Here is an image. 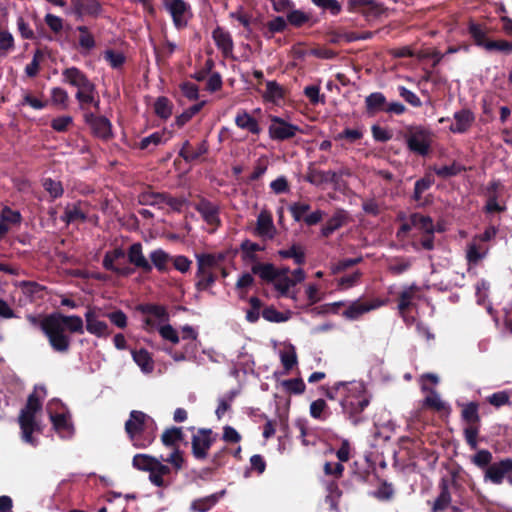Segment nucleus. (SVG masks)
<instances>
[{
  "label": "nucleus",
  "instance_id": "ddd939ff",
  "mask_svg": "<svg viewBox=\"0 0 512 512\" xmlns=\"http://www.w3.org/2000/svg\"><path fill=\"white\" fill-rule=\"evenodd\" d=\"M289 211L292 214L294 221H304L305 224H317L323 220V211L317 209L311 211V207L308 203L298 201L290 205Z\"/></svg>",
  "mask_w": 512,
  "mask_h": 512
},
{
  "label": "nucleus",
  "instance_id": "58836bf2",
  "mask_svg": "<svg viewBox=\"0 0 512 512\" xmlns=\"http://www.w3.org/2000/svg\"><path fill=\"white\" fill-rule=\"evenodd\" d=\"M76 30L80 33L78 45L82 54L90 52L96 47L95 38L87 26H77Z\"/></svg>",
  "mask_w": 512,
  "mask_h": 512
},
{
  "label": "nucleus",
  "instance_id": "5701e85b",
  "mask_svg": "<svg viewBox=\"0 0 512 512\" xmlns=\"http://www.w3.org/2000/svg\"><path fill=\"white\" fill-rule=\"evenodd\" d=\"M164 6L170 13L173 22L177 28H182L187 25L185 14L189 9V4L184 0H165Z\"/></svg>",
  "mask_w": 512,
  "mask_h": 512
},
{
  "label": "nucleus",
  "instance_id": "bf43d9fd",
  "mask_svg": "<svg viewBox=\"0 0 512 512\" xmlns=\"http://www.w3.org/2000/svg\"><path fill=\"white\" fill-rule=\"evenodd\" d=\"M294 285L295 281L290 277H281L274 281V287L279 292L280 296L296 299L295 295H289V289Z\"/></svg>",
  "mask_w": 512,
  "mask_h": 512
},
{
  "label": "nucleus",
  "instance_id": "ea45409f",
  "mask_svg": "<svg viewBox=\"0 0 512 512\" xmlns=\"http://www.w3.org/2000/svg\"><path fill=\"white\" fill-rule=\"evenodd\" d=\"M468 33L476 46L486 48V43L490 40L487 39V28L484 25L470 22L468 25Z\"/></svg>",
  "mask_w": 512,
  "mask_h": 512
},
{
  "label": "nucleus",
  "instance_id": "0eeeda50",
  "mask_svg": "<svg viewBox=\"0 0 512 512\" xmlns=\"http://www.w3.org/2000/svg\"><path fill=\"white\" fill-rule=\"evenodd\" d=\"M198 259V281L196 287L198 290H206L215 281L217 277L218 260L213 255H200Z\"/></svg>",
  "mask_w": 512,
  "mask_h": 512
},
{
  "label": "nucleus",
  "instance_id": "aec40b11",
  "mask_svg": "<svg viewBox=\"0 0 512 512\" xmlns=\"http://www.w3.org/2000/svg\"><path fill=\"white\" fill-rule=\"evenodd\" d=\"M217 435H213L211 429H200L197 435H194V458L204 459L207 451L216 441Z\"/></svg>",
  "mask_w": 512,
  "mask_h": 512
},
{
  "label": "nucleus",
  "instance_id": "423d86ee",
  "mask_svg": "<svg viewBox=\"0 0 512 512\" xmlns=\"http://www.w3.org/2000/svg\"><path fill=\"white\" fill-rule=\"evenodd\" d=\"M497 234L494 226L488 227L483 233L473 236L471 241L467 244L466 260L470 267L477 266L483 260L489 250L488 242L493 239Z\"/></svg>",
  "mask_w": 512,
  "mask_h": 512
},
{
  "label": "nucleus",
  "instance_id": "4c0bfd02",
  "mask_svg": "<svg viewBox=\"0 0 512 512\" xmlns=\"http://www.w3.org/2000/svg\"><path fill=\"white\" fill-rule=\"evenodd\" d=\"M20 288L31 301L43 299L45 296L46 287L34 281H22Z\"/></svg>",
  "mask_w": 512,
  "mask_h": 512
},
{
  "label": "nucleus",
  "instance_id": "0e129e2a",
  "mask_svg": "<svg viewBox=\"0 0 512 512\" xmlns=\"http://www.w3.org/2000/svg\"><path fill=\"white\" fill-rule=\"evenodd\" d=\"M21 218V214L18 210H13L5 206L1 211L0 224H19Z\"/></svg>",
  "mask_w": 512,
  "mask_h": 512
},
{
  "label": "nucleus",
  "instance_id": "c03bdc74",
  "mask_svg": "<svg viewBox=\"0 0 512 512\" xmlns=\"http://www.w3.org/2000/svg\"><path fill=\"white\" fill-rule=\"evenodd\" d=\"M95 92H96V86L94 83L91 84V88H89L87 90H86V88L77 90V92L75 94V98L79 102L80 110H82L84 112H88L87 105L90 104L91 102H94Z\"/></svg>",
  "mask_w": 512,
  "mask_h": 512
},
{
  "label": "nucleus",
  "instance_id": "2eb2a0df",
  "mask_svg": "<svg viewBox=\"0 0 512 512\" xmlns=\"http://www.w3.org/2000/svg\"><path fill=\"white\" fill-rule=\"evenodd\" d=\"M213 66V60L207 59L205 61L204 67L194 74L195 80L199 82L205 81L204 89L211 93L220 90L222 87L221 75L217 72L211 73Z\"/></svg>",
  "mask_w": 512,
  "mask_h": 512
},
{
  "label": "nucleus",
  "instance_id": "4be33fe9",
  "mask_svg": "<svg viewBox=\"0 0 512 512\" xmlns=\"http://www.w3.org/2000/svg\"><path fill=\"white\" fill-rule=\"evenodd\" d=\"M174 167L181 179V184H185L187 173L192 168V151L188 140L184 143L179 155L174 160Z\"/></svg>",
  "mask_w": 512,
  "mask_h": 512
},
{
  "label": "nucleus",
  "instance_id": "dca6fc26",
  "mask_svg": "<svg viewBox=\"0 0 512 512\" xmlns=\"http://www.w3.org/2000/svg\"><path fill=\"white\" fill-rule=\"evenodd\" d=\"M143 201L151 205H167L172 210L181 212L188 207V201L183 197H174L167 193H152L142 196Z\"/></svg>",
  "mask_w": 512,
  "mask_h": 512
},
{
  "label": "nucleus",
  "instance_id": "13d9d810",
  "mask_svg": "<svg viewBox=\"0 0 512 512\" xmlns=\"http://www.w3.org/2000/svg\"><path fill=\"white\" fill-rule=\"evenodd\" d=\"M281 363L284 369L288 372L297 364V354L293 345L289 349L280 353Z\"/></svg>",
  "mask_w": 512,
  "mask_h": 512
},
{
  "label": "nucleus",
  "instance_id": "a878e982",
  "mask_svg": "<svg viewBox=\"0 0 512 512\" xmlns=\"http://www.w3.org/2000/svg\"><path fill=\"white\" fill-rule=\"evenodd\" d=\"M88 210L89 205L87 202L77 201L66 206L61 219L67 224H70L71 222L85 221Z\"/></svg>",
  "mask_w": 512,
  "mask_h": 512
},
{
  "label": "nucleus",
  "instance_id": "5fc2aeb1",
  "mask_svg": "<svg viewBox=\"0 0 512 512\" xmlns=\"http://www.w3.org/2000/svg\"><path fill=\"white\" fill-rule=\"evenodd\" d=\"M429 395L424 399V406L441 412L446 409V404L440 399L438 393L434 389H430Z\"/></svg>",
  "mask_w": 512,
  "mask_h": 512
},
{
  "label": "nucleus",
  "instance_id": "7ed1b4c3",
  "mask_svg": "<svg viewBox=\"0 0 512 512\" xmlns=\"http://www.w3.org/2000/svg\"><path fill=\"white\" fill-rule=\"evenodd\" d=\"M124 428L135 448H147L156 439V423L149 415L142 411L132 410L128 420L125 422Z\"/></svg>",
  "mask_w": 512,
  "mask_h": 512
},
{
  "label": "nucleus",
  "instance_id": "052dcab7",
  "mask_svg": "<svg viewBox=\"0 0 512 512\" xmlns=\"http://www.w3.org/2000/svg\"><path fill=\"white\" fill-rule=\"evenodd\" d=\"M105 317H107L110 322L119 329H125L128 325L127 315L120 309L112 312H105Z\"/></svg>",
  "mask_w": 512,
  "mask_h": 512
},
{
  "label": "nucleus",
  "instance_id": "412c9836",
  "mask_svg": "<svg viewBox=\"0 0 512 512\" xmlns=\"http://www.w3.org/2000/svg\"><path fill=\"white\" fill-rule=\"evenodd\" d=\"M62 82L76 87L78 90L82 88L89 89L93 82L78 67L72 66L62 71Z\"/></svg>",
  "mask_w": 512,
  "mask_h": 512
},
{
  "label": "nucleus",
  "instance_id": "774afa93",
  "mask_svg": "<svg viewBox=\"0 0 512 512\" xmlns=\"http://www.w3.org/2000/svg\"><path fill=\"white\" fill-rule=\"evenodd\" d=\"M282 386L289 393L301 394L305 391V383L301 378L288 379L282 381Z\"/></svg>",
  "mask_w": 512,
  "mask_h": 512
},
{
  "label": "nucleus",
  "instance_id": "9b49d317",
  "mask_svg": "<svg viewBox=\"0 0 512 512\" xmlns=\"http://www.w3.org/2000/svg\"><path fill=\"white\" fill-rule=\"evenodd\" d=\"M136 311L145 315L143 328L151 332L158 328V324L168 320V313L164 306L152 303H144L136 306Z\"/></svg>",
  "mask_w": 512,
  "mask_h": 512
},
{
  "label": "nucleus",
  "instance_id": "7c9ffc66",
  "mask_svg": "<svg viewBox=\"0 0 512 512\" xmlns=\"http://www.w3.org/2000/svg\"><path fill=\"white\" fill-rule=\"evenodd\" d=\"M386 105V97L381 92L371 93L365 98L366 112L370 116H374L379 112H385Z\"/></svg>",
  "mask_w": 512,
  "mask_h": 512
},
{
  "label": "nucleus",
  "instance_id": "864d4df0",
  "mask_svg": "<svg viewBox=\"0 0 512 512\" xmlns=\"http://www.w3.org/2000/svg\"><path fill=\"white\" fill-rule=\"evenodd\" d=\"M485 50L488 52L498 51L504 54H511L512 42L504 39L490 40L489 42L486 43Z\"/></svg>",
  "mask_w": 512,
  "mask_h": 512
},
{
  "label": "nucleus",
  "instance_id": "09e8293b",
  "mask_svg": "<svg viewBox=\"0 0 512 512\" xmlns=\"http://www.w3.org/2000/svg\"><path fill=\"white\" fill-rule=\"evenodd\" d=\"M132 357L143 371H151L153 369V360L147 350L140 349L132 351Z\"/></svg>",
  "mask_w": 512,
  "mask_h": 512
},
{
  "label": "nucleus",
  "instance_id": "a18cd8bd",
  "mask_svg": "<svg viewBox=\"0 0 512 512\" xmlns=\"http://www.w3.org/2000/svg\"><path fill=\"white\" fill-rule=\"evenodd\" d=\"M170 473V468L167 465L162 464L159 460L154 465L153 469L149 474L150 481L157 487L164 486L163 477Z\"/></svg>",
  "mask_w": 512,
  "mask_h": 512
},
{
  "label": "nucleus",
  "instance_id": "f8f14e48",
  "mask_svg": "<svg viewBox=\"0 0 512 512\" xmlns=\"http://www.w3.org/2000/svg\"><path fill=\"white\" fill-rule=\"evenodd\" d=\"M269 137L272 140L285 141L296 136L298 132H302L297 125L288 123L278 116L271 117V124L268 129Z\"/></svg>",
  "mask_w": 512,
  "mask_h": 512
},
{
  "label": "nucleus",
  "instance_id": "b1692460",
  "mask_svg": "<svg viewBox=\"0 0 512 512\" xmlns=\"http://www.w3.org/2000/svg\"><path fill=\"white\" fill-rule=\"evenodd\" d=\"M455 123L449 127L452 133H466L475 122V115L470 109H461L453 115Z\"/></svg>",
  "mask_w": 512,
  "mask_h": 512
},
{
  "label": "nucleus",
  "instance_id": "393cba45",
  "mask_svg": "<svg viewBox=\"0 0 512 512\" xmlns=\"http://www.w3.org/2000/svg\"><path fill=\"white\" fill-rule=\"evenodd\" d=\"M420 288L416 284L405 287L398 295V311L404 321L407 320V312L414 306L413 300Z\"/></svg>",
  "mask_w": 512,
  "mask_h": 512
},
{
  "label": "nucleus",
  "instance_id": "603ef678",
  "mask_svg": "<svg viewBox=\"0 0 512 512\" xmlns=\"http://www.w3.org/2000/svg\"><path fill=\"white\" fill-rule=\"evenodd\" d=\"M104 59L109 63L113 69L121 68L126 62V57L122 52L107 49L103 55Z\"/></svg>",
  "mask_w": 512,
  "mask_h": 512
},
{
  "label": "nucleus",
  "instance_id": "473e14b6",
  "mask_svg": "<svg viewBox=\"0 0 512 512\" xmlns=\"http://www.w3.org/2000/svg\"><path fill=\"white\" fill-rule=\"evenodd\" d=\"M251 271L266 282H274L280 274L278 269L271 263L257 262L251 267Z\"/></svg>",
  "mask_w": 512,
  "mask_h": 512
},
{
  "label": "nucleus",
  "instance_id": "2f4dec72",
  "mask_svg": "<svg viewBox=\"0 0 512 512\" xmlns=\"http://www.w3.org/2000/svg\"><path fill=\"white\" fill-rule=\"evenodd\" d=\"M194 206L208 224L219 223L218 208L214 203L200 199L198 202H194Z\"/></svg>",
  "mask_w": 512,
  "mask_h": 512
},
{
  "label": "nucleus",
  "instance_id": "6ab92c4d",
  "mask_svg": "<svg viewBox=\"0 0 512 512\" xmlns=\"http://www.w3.org/2000/svg\"><path fill=\"white\" fill-rule=\"evenodd\" d=\"M385 304V301L380 299H374L370 302H363L360 299L353 301L342 313V315L349 320H356L363 314L377 309Z\"/></svg>",
  "mask_w": 512,
  "mask_h": 512
},
{
  "label": "nucleus",
  "instance_id": "8fccbe9b",
  "mask_svg": "<svg viewBox=\"0 0 512 512\" xmlns=\"http://www.w3.org/2000/svg\"><path fill=\"white\" fill-rule=\"evenodd\" d=\"M154 112L161 119H168L172 114V104L167 97H158L154 103Z\"/></svg>",
  "mask_w": 512,
  "mask_h": 512
},
{
  "label": "nucleus",
  "instance_id": "680f3d73",
  "mask_svg": "<svg viewBox=\"0 0 512 512\" xmlns=\"http://www.w3.org/2000/svg\"><path fill=\"white\" fill-rule=\"evenodd\" d=\"M51 101L54 105H60L63 109L68 107L69 95L67 91L61 87L51 89Z\"/></svg>",
  "mask_w": 512,
  "mask_h": 512
},
{
  "label": "nucleus",
  "instance_id": "1a4fd4ad",
  "mask_svg": "<svg viewBox=\"0 0 512 512\" xmlns=\"http://www.w3.org/2000/svg\"><path fill=\"white\" fill-rule=\"evenodd\" d=\"M85 326L84 330L98 338H107L112 331L107 322L101 320L105 317V311L97 306H89L84 314Z\"/></svg>",
  "mask_w": 512,
  "mask_h": 512
},
{
  "label": "nucleus",
  "instance_id": "cd10ccee",
  "mask_svg": "<svg viewBox=\"0 0 512 512\" xmlns=\"http://www.w3.org/2000/svg\"><path fill=\"white\" fill-rule=\"evenodd\" d=\"M439 489L440 493L432 505V512H441L446 510L452 501V496L450 493V484L448 479H441L439 483Z\"/></svg>",
  "mask_w": 512,
  "mask_h": 512
},
{
  "label": "nucleus",
  "instance_id": "bb28decb",
  "mask_svg": "<svg viewBox=\"0 0 512 512\" xmlns=\"http://www.w3.org/2000/svg\"><path fill=\"white\" fill-rule=\"evenodd\" d=\"M340 175L332 170L323 171L318 169L310 170L306 176V180L314 185L320 186L327 183L337 184Z\"/></svg>",
  "mask_w": 512,
  "mask_h": 512
},
{
  "label": "nucleus",
  "instance_id": "f3484780",
  "mask_svg": "<svg viewBox=\"0 0 512 512\" xmlns=\"http://www.w3.org/2000/svg\"><path fill=\"white\" fill-rule=\"evenodd\" d=\"M512 471V458H505L499 462L492 463L487 467L484 474V480L490 481L495 485L502 484L507 473Z\"/></svg>",
  "mask_w": 512,
  "mask_h": 512
},
{
  "label": "nucleus",
  "instance_id": "338daca9",
  "mask_svg": "<svg viewBox=\"0 0 512 512\" xmlns=\"http://www.w3.org/2000/svg\"><path fill=\"white\" fill-rule=\"evenodd\" d=\"M363 132L359 128L350 129L346 128L342 132L338 133L335 136V140H347L349 143H355L356 141L362 139Z\"/></svg>",
  "mask_w": 512,
  "mask_h": 512
},
{
  "label": "nucleus",
  "instance_id": "4d7b16f0",
  "mask_svg": "<svg viewBox=\"0 0 512 512\" xmlns=\"http://www.w3.org/2000/svg\"><path fill=\"white\" fill-rule=\"evenodd\" d=\"M492 459V453L489 450L482 449L472 456L471 461L477 467L481 469L485 468L486 470L487 467L492 464Z\"/></svg>",
  "mask_w": 512,
  "mask_h": 512
},
{
  "label": "nucleus",
  "instance_id": "49530a36",
  "mask_svg": "<svg viewBox=\"0 0 512 512\" xmlns=\"http://www.w3.org/2000/svg\"><path fill=\"white\" fill-rule=\"evenodd\" d=\"M264 98L267 101L277 103L279 100L284 98V89L276 81H268L266 83V91Z\"/></svg>",
  "mask_w": 512,
  "mask_h": 512
},
{
  "label": "nucleus",
  "instance_id": "f704fd0d",
  "mask_svg": "<svg viewBox=\"0 0 512 512\" xmlns=\"http://www.w3.org/2000/svg\"><path fill=\"white\" fill-rule=\"evenodd\" d=\"M213 39L218 49H220L225 56L232 53L234 44L230 33L224 31L220 27H217L213 31Z\"/></svg>",
  "mask_w": 512,
  "mask_h": 512
},
{
  "label": "nucleus",
  "instance_id": "f03ea898",
  "mask_svg": "<svg viewBox=\"0 0 512 512\" xmlns=\"http://www.w3.org/2000/svg\"><path fill=\"white\" fill-rule=\"evenodd\" d=\"M336 390H343V397L340 401L342 412L353 424L358 425L365 420L363 411L370 404V395L363 382H337Z\"/></svg>",
  "mask_w": 512,
  "mask_h": 512
},
{
  "label": "nucleus",
  "instance_id": "9d476101",
  "mask_svg": "<svg viewBox=\"0 0 512 512\" xmlns=\"http://www.w3.org/2000/svg\"><path fill=\"white\" fill-rule=\"evenodd\" d=\"M413 228H418L419 232L413 241V245L417 247L420 245L425 250H432L434 248V233L446 232V226H400L398 236L407 234Z\"/></svg>",
  "mask_w": 512,
  "mask_h": 512
},
{
  "label": "nucleus",
  "instance_id": "e433bc0d",
  "mask_svg": "<svg viewBox=\"0 0 512 512\" xmlns=\"http://www.w3.org/2000/svg\"><path fill=\"white\" fill-rule=\"evenodd\" d=\"M278 255L282 259H293L294 263L301 266L306 262L305 251L302 245L293 244L287 249H282L278 251Z\"/></svg>",
  "mask_w": 512,
  "mask_h": 512
},
{
  "label": "nucleus",
  "instance_id": "79ce46f5",
  "mask_svg": "<svg viewBox=\"0 0 512 512\" xmlns=\"http://www.w3.org/2000/svg\"><path fill=\"white\" fill-rule=\"evenodd\" d=\"M479 405L476 402H470L464 406L461 412L462 419L468 425H480Z\"/></svg>",
  "mask_w": 512,
  "mask_h": 512
},
{
  "label": "nucleus",
  "instance_id": "f257e3e1",
  "mask_svg": "<svg viewBox=\"0 0 512 512\" xmlns=\"http://www.w3.org/2000/svg\"><path fill=\"white\" fill-rule=\"evenodd\" d=\"M26 319L33 326H39L46 336L53 351L61 354L69 352L71 347V334H83V319L78 315H65L54 312L46 315L43 319L39 316L28 314Z\"/></svg>",
  "mask_w": 512,
  "mask_h": 512
},
{
  "label": "nucleus",
  "instance_id": "c85d7f7f",
  "mask_svg": "<svg viewBox=\"0 0 512 512\" xmlns=\"http://www.w3.org/2000/svg\"><path fill=\"white\" fill-rule=\"evenodd\" d=\"M235 124L238 128L247 130L251 134L259 135L261 133V127L258 121L246 110L242 109L237 112Z\"/></svg>",
  "mask_w": 512,
  "mask_h": 512
},
{
  "label": "nucleus",
  "instance_id": "c9c22d12",
  "mask_svg": "<svg viewBox=\"0 0 512 512\" xmlns=\"http://www.w3.org/2000/svg\"><path fill=\"white\" fill-rule=\"evenodd\" d=\"M433 184V179L430 176L423 177L416 181L412 199L419 205L424 206L430 201L423 197V193L426 192Z\"/></svg>",
  "mask_w": 512,
  "mask_h": 512
},
{
  "label": "nucleus",
  "instance_id": "69168bd1",
  "mask_svg": "<svg viewBox=\"0 0 512 512\" xmlns=\"http://www.w3.org/2000/svg\"><path fill=\"white\" fill-rule=\"evenodd\" d=\"M310 20V15L301 10H292L287 14V22L294 27H301Z\"/></svg>",
  "mask_w": 512,
  "mask_h": 512
},
{
  "label": "nucleus",
  "instance_id": "37998d69",
  "mask_svg": "<svg viewBox=\"0 0 512 512\" xmlns=\"http://www.w3.org/2000/svg\"><path fill=\"white\" fill-rule=\"evenodd\" d=\"M158 459L147 454H136L133 457L132 465L135 469L151 472Z\"/></svg>",
  "mask_w": 512,
  "mask_h": 512
},
{
  "label": "nucleus",
  "instance_id": "de8ad7c7",
  "mask_svg": "<svg viewBox=\"0 0 512 512\" xmlns=\"http://www.w3.org/2000/svg\"><path fill=\"white\" fill-rule=\"evenodd\" d=\"M395 491L393 485L388 483L386 480H383L379 487L371 492V495L379 501L388 502L391 501L394 497Z\"/></svg>",
  "mask_w": 512,
  "mask_h": 512
},
{
  "label": "nucleus",
  "instance_id": "c756f323",
  "mask_svg": "<svg viewBox=\"0 0 512 512\" xmlns=\"http://www.w3.org/2000/svg\"><path fill=\"white\" fill-rule=\"evenodd\" d=\"M128 260L135 267L142 269L143 272L148 273L152 270L151 264L144 257L142 253V245L134 243L129 247Z\"/></svg>",
  "mask_w": 512,
  "mask_h": 512
},
{
  "label": "nucleus",
  "instance_id": "39448f33",
  "mask_svg": "<svg viewBox=\"0 0 512 512\" xmlns=\"http://www.w3.org/2000/svg\"><path fill=\"white\" fill-rule=\"evenodd\" d=\"M404 138L406 145L411 152L424 157L431 151L434 133L428 127L422 125H410L406 127Z\"/></svg>",
  "mask_w": 512,
  "mask_h": 512
},
{
  "label": "nucleus",
  "instance_id": "3c124183",
  "mask_svg": "<svg viewBox=\"0 0 512 512\" xmlns=\"http://www.w3.org/2000/svg\"><path fill=\"white\" fill-rule=\"evenodd\" d=\"M42 186L44 190L51 196L52 199H57L61 197L64 193L62 183L52 178H44L42 180Z\"/></svg>",
  "mask_w": 512,
  "mask_h": 512
},
{
  "label": "nucleus",
  "instance_id": "6e6d98bb",
  "mask_svg": "<svg viewBox=\"0 0 512 512\" xmlns=\"http://www.w3.org/2000/svg\"><path fill=\"white\" fill-rule=\"evenodd\" d=\"M44 54L40 49L35 50L32 61L26 65L25 73L28 77L34 78L40 70V62L43 60Z\"/></svg>",
  "mask_w": 512,
  "mask_h": 512
},
{
  "label": "nucleus",
  "instance_id": "4468645a",
  "mask_svg": "<svg viewBox=\"0 0 512 512\" xmlns=\"http://www.w3.org/2000/svg\"><path fill=\"white\" fill-rule=\"evenodd\" d=\"M83 117L94 136L105 140L112 136V124L107 117L93 112H85Z\"/></svg>",
  "mask_w": 512,
  "mask_h": 512
},
{
  "label": "nucleus",
  "instance_id": "6e6552de",
  "mask_svg": "<svg viewBox=\"0 0 512 512\" xmlns=\"http://www.w3.org/2000/svg\"><path fill=\"white\" fill-rule=\"evenodd\" d=\"M64 410L65 407L59 400L54 399L48 403L47 411L53 428L58 434L70 436L73 433V425L69 412Z\"/></svg>",
  "mask_w": 512,
  "mask_h": 512
},
{
  "label": "nucleus",
  "instance_id": "a211bd4d",
  "mask_svg": "<svg viewBox=\"0 0 512 512\" xmlns=\"http://www.w3.org/2000/svg\"><path fill=\"white\" fill-rule=\"evenodd\" d=\"M73 13L78 18L85 16L98 18L103 13V8L98 0H71Z\"/></svg>",
  "mask_w": 512,
  "mask_h": 512
},
{
  "label": "nucleus",
  "instance_id": "a19ab883",
  "mask_svg": "<svg viewBox=\"0 0 512 512\" xmlns=\"http://www.w3.org/2000/svg\"><path fill=\"white\" fill-rule=\"evenodd\" d=\"M226 490L213 493L209 496L194 500V511L207 512L214 507L218 501L225 495Z\"/></svg>",
  "mask_w": 512,
  "mask_h": 512
},
{
  "label": "nucleus",
  "instance_id": "20e7f679",
  "mask_svg": "<svg viewBox=\"0 0 512 512\" xmlns=\"http://www.w3.org/2000/svg\"><path fill=\"white\" fill-rule=\"evenodd\" d=\"M42 409V401L36 392L31 393L24 408L21 409L18 422L21 428L22 439L26 443L36 445L33 432L37 429L36 414Z\"/></svg>",
  "mask_w": 512,
  "mask_h": 512
},
{
  "label": "nucleus",
  "instance_id": "e2e57ef3",
  "mask_svg": "<svg viewBox=\"0 0 512 512\" xmlns=\"http://www.w3.org/2000/svg\"><path fill=\"white\" fill-rule=\"evenodd\" d=\"M487 402L495 408L510 405V395L507 391H499L491 394L486 398Z\"/></svg>",
  "mask_w": 512,
  "mask_h": 512
},
{
  "label": "nucleus",
  "instance_id": "72a5a7b5",
  "mask_svg": "<svg viewBox=\"0 0 512 512\" xmlns=\"http://www.w3.org/2000/svg\"><path fill=\"white\" fill-rule=\"evenodd\" d=\"M184 432L181 427L172 426L164 430L161 435V442L165 447L177 448L178 444L184 440Z\"/></svg>",
  "mask_w": 512,
  "mask_h": 512
}]
</instances>
